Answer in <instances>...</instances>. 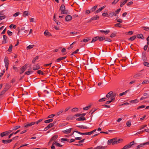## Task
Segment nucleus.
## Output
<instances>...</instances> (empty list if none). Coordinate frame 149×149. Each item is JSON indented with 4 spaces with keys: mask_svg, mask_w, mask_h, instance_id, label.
Wrapping results in <instances>:
<instances>
[{
    "mask_svg": "<svg viewBox=\"0 0 149 149\" xmlns=\"http://www.w3.org/2000/svg\"><path fill=\"white\" fill-rule=\"evenodd\" d=\"M4 61L5 62V66L6 68V70H7L8 68V65L9 64V61L7 58H6V57H5Z\"/></svg>",
    "mask_w": 149,
    "mask_h": 149,
    "instance_id": "obj_3",
    "label": "nucleus"
},
{
    "mask_svg": "<svg viewBox=\"0 0 149 149\" xmlns=\"http://www.w3.org/2000/svg\"><path fill=\"white\" fill-rule=\"evenodd\" d=\"M116 13H115L114 12H111L110 13L108 14V15L107 16L108 17H113V16H116Z\"/></svg>",
    "mask_w": 149,
    "mask_h": 149,
    "instance_id": "obj_10",
    "label": "nucleus"
},
{
    "mask_svg": "<svg viewBox=\"0 0 149 149\" xmlns=\"http://www.w3.org/2000/svg\"><path fill=\"white\" fill-rule=\"evenodd\" d=\"M134 143V141H133L130 143V144H128L127 145H126V146H130V147H129V148H130L131 146L133 145Z\"/></svg>",
    "mask_w": 149,
    "mask_h": 149,
    "instance_id": "obj_47",
    "label": "nucleus"
},
{
    "mask_svg": "<svg viewBox=\"0 0 149 149\" xmlns=\"http://www.w3.org/2000/svg\"><path fill=\"white\" fill-rule=\"evenodd\" d=\"M104 147H102V146H98L95 148L94 149H104Z\"/></svg>",
    "mask_w": 149,
    "mask_h": 149,
    "instance_id": "obj_42",
    "label": "nucleus"
},
{
    "mask_svg": "<svg viewBox=\"0 0 149 149\" xmlns=\"http://www.w3.org/2000/svg\"><path fill=\"white\" fill-rule=\"evenodd\" d=\"M78 109L77 108L75 107L72 109L71 111L72 112H77L78 111Z\"/></svg>",
    "mask_w": 149,
    "mask_h": 149,
    "instance_id": "obj_30",
    "label": "nucleus"
},
{
    "mask_svg": "<svg viewBox=\"0 0 149 149\" xmlns=\"http://www.w3.org/2000/svg\"><path fill=\"white\" fill-rule=\"evenodd\" d=\"M38 58L39 57L38 56L35 57V58L33 59L32 61V63L34 64L35 63L36 61L38 59Z\"/></svg>",
    "mask_w": 149,
    "mask_h": 149,
    "instance_id": "obj_25",
    "label": "nucleus"
},
{
    "mask_svg": "<svg viewBox=\"0 0 149 149\" xmlns=\"http://www.w3.org/2000/svg\"><path fill=\"white\" fill-rule=\"evenodd\" d=\"M111 95L112 97L111 98H115L114 97L116 95V93H112V94Z\"/></svg>",
    "mask_w": 149,
    "mask_h": 149,
    "instance_id": "obj_61",
    "label": "nucleus"
},
{
    "mask_svg": "<svg viewBox=\"0 0 149 149\" xmlns=\"http://www.w3.org/2000/svg\"><path fill=\"white\" fill-rule=\"evenodd\" d=\"M141 74L140 73L137 74H136L134 75V76L133 77L134 78H137V77H140L141 76Z\"/></svg>",
    "mask_w": 149,
    "mask_h": 149,
    "instance_id": "obj_46",
    "label": "nucleus"
},
{
    "mask_svg": "<svg viewBox=\"0 0 149 149\" xmlns=\"http://www.w3.org/2000/svg\"><path fill=\"white\" fill-rule=\"evenodd\" d=\"M20 127V126H17L13 127L12 129L13 130H15Z\"/></svg>",
    "mask_w": 149,
    "mask_h": 149,
    "instance_id": "obj_41",
    "label": "nucleus"
},
{
    "mask_svg": "<svg viewBox=\"0 0 149 149\" xmlns=\"http://www.w3.org/2000/svg\"><path fill=\"white\" fill-rule=\"evenodd\" d=\"M12 45H11L8 49V52H11L12 50Z\"/></svg>",
    "mask_w": 149,
    "mask_h": 149,
    "instance_id": "obj_50",
    "label": "nucleus"
},
{
    "mask_svg": "<svg viewBox=\"0 0 149 149\" xmlns=\"http://www.w3.org/2000/svg\"><path fill=\"white\" fill-rule=\"evenodd\" d=\"M71 129L72 128H70L66 130H63V132L65 134L69 133L71 132Z\"/></svg>",
    "mask_w": 149,
    "mask_h": 149,
    "instance_id": "obj_15",
    "label": "nucleus"
},
{
    "mask_svg": "<svg viewBox=\"0 0 149 149\" xmlns=\"http://www.w3.org/2000/svg\"><path fill=\"white\" fill-rule=\"evenodd\" d=\"M113 141H112V144L114 145L117 144L120 142V141H122L123 140L121 139H118L116 138H113Z\"/></svg>",
    "mask_w": 149,
    "mask_h": 149,
    "instance_id": "obj_2",
    "label": "nucleus"
},
{
    "mask_svg": "<svg viewBox=\"0 0 149 149\" xmlns=\"http://www.w3.org/2000/svg\"><path fill=\"white\" fill-rule=\"evenodd\" d=\"M86 115V113H83L82 114L81 113H77L75 114L74 115V116L76 117H81L77 119V120L80 121L82 120H86V118L85 117H83L84 116H85Z\"/></svg>",
    "mask_w": 149,
    "mask_h": 149,
    "instance_id": "obj_1",
    "label": "nucleus"
},
{
    "mask_svg": "<svg viewBox=\"0 0 149 149\" xmlns=\"http://www.w3.org/2000/svg\"><path fill=\"white\" fill-rule=\"evenodd\" d=\"M116 21L117 22H119V23H122L123 22V20L121 19H116Z\"/></svg>",
    "mask_w": 149,
    "mask_h": 149,
    "instance_id": "obj_53",
    "label": "nucleus"
},
{
    "mask_svg": "<svg viewBox=\"0 0 149 149\" xmlns=\"http://www.w3.org/2000/svg\"><path fill=\"white\" fill-rule=\"evenodd\" d=\"M97 5H96L93 7L91 9V10L92 12H93L95 11L97 7Z\"/></svg>",
    "mask_w": 149,
    "mask_h": 149,
    "instance_id": "obj_29",
    "label": "nucleus"
},
{
    "mask_svg": "<svg viewBox=\"0 0 149 149\" xmlns=\"http://www.w3.org/2000/svg\"><path fill=\"white\" fill-rule=\"evenodd\" d=\"M19 14V12H17L15 13L14 15L13 16L14 17H16L18 16Z\"/></svg>",
    "mask_w": 149,
    "mask_h": 149,
    "instance_id": "obj_60",
    "label": "nucleus"
},
{
    "mask_svg": "<svg viewBox=\"0 0 149 149\" xmlns=\"http://www.w3.org/2000/svg\"><path fill=\"white\" fill-rule=\"evenodd\" d=\"M106 7L105 6H103L101 8H99L95 12L96 13H99L100 11H101L103 9H104Z\"/></svg>",
    "mask_w": 149,
    "mask_h": 149,
    "instance_id": "obj_14",
    "label": "nucleus"
},
{
    "mask_svg": "<svg viewBox=\"0 0 149 149\" xmlns=\"http://www.w3.org/2000/svg\"><path fill=\"white\" fill-rule=\"evenodd\" d=\"M136 38V36H134L131 37L130 38L128 39V40H131L133 41Z\"/></svg>",
    "mask_w": 149,
    "mask_h": 149,
    "instance_id": "obj_31",
    "label": "nucleus"
},
{
    "mask_svg": "<svg viewBox=\"0 0 149 149\" xmlns=\"http://www.w3.org/2000/svg\"><path fill=\"white\" fill-rule=\"evenodd\" d=\"M108 15V14L107 13H103L102 14V16L104 17L107 16Z\"/></svg>",
    "mask_w": 149,
    "mask_h": 149,
    "instance_id": "obj_58",
    "label": "nucleus"
},
{
    "mask_svg": "<svg viewBox=\"0 0 149 149\" xmlns=\"http://www.w3.org/2000/svg\"><path fill=\"white\" fill-rule=\"evenodd\" d=\"M138 101L137 99H135L134 100H132L130 101V103H135L138 102Z\"/></svg>",
    "mask_w": 149,
    "mask_h": 149,
    "instance_id": "obj_33",
    "label": "nucleus"
},
{
    "mask_svg": "<svg viewBox=\"0 0 149 149\" xmlns=\"http://www.w3.org/2000/svg\"><path fill=\"white\" fill-rule=\"evenodd\" d=\"M106 100V98L105 97H104L102 98L99 100V102H102L103 101H105Z\"/></svg>",
    "mask_w": 149,
    "mask_h": 149,
    "instance_id": "obj_43",
    "label": "nucleus"
},
{
    "mask_svg": "<svg viewBox=\"0 0 149 149\" xmlns=\"http://www.w3.org/2000/svg\"><path fill=\"white\" fill-rule=\"evenodd\" d=\"M97 40H98V37H97V36H96L91 41V43L94 42H95Z\"/></svg>",
    "mask_w": 149,
    "mask_h": 149,
    "instance_id": "obj_24",
    "label": "nucleus"
},
{
    "mask_svg": "<svg viewBox=\"0 0 149 149\" xmlns=\"http://www.w3.org/2000/svg\"><path fill=\"white\" fill-rule=\"evenodd\" d=\"M55 116V114H52L49 115L48 117V118H52L54 116Z\"/></svg>",
    "mask_w": 149,
    "mask_h": 149,
    "instance_id": "obj_62",
    "label": "nucleus"
},
{
    "mask_svg": "<svg viewBox=\"0 0 149 149\" xmlns=\"http://www.w3.org/2000/svg\"><path fill=\"white\" fill-rule=\"evenodd\" d=\"M91 40V38H87V39H84L82 41H81V42H88L89 40Z\"/></svg>",
    "mask_w": 149,
    "mask_h": 149,
    "instance_id": "obj_23",
    "label": "nucleus"
},
{
    "mask_svg": "<svg viewBox=\"0 0 149 149\" xmlns=\"http://www.w3.org/2000/svg\"><path fill=\"white\" fill-rule=\"evenodd\" d=\"M9 134V132H4L2 133L1 134V136L3 137L4 136L7 135Z\"/></svg>",
    "mask_w": 149,
    "mask_h": 149,
    "instance_id": "obj_22",
    "label": "nucleus"
},
{
    "mask_svg": "<svg viewBox=\"0 0 149 149\" xmlns=\"http://www.w3.org/2000/svg\"><path fill=\"white\" fill-rule=\"evenodd\" d=\"M33 72V71H26L25 72V74H26L29 75L31 73H32Z\"/></svg>",
    "mask_w": 149,
    "mask_h": 149,
    "instance_id": "obj_38",
    "label": "nucleus"
},
{
    "mask_svg": "<svg viewBox=\"0 0 149 149\" xmlns=\"http://www.w3.org/2000/svg\"><path fill=\"white\" fill-rule=\"evenodd\" d=\"M144 131L146 132H149V129L148 128L146 129H145L144 130H143L141 131L142 132H143Z\"/></svg>",
    "mask_w": 149,
    "mask_h": 149,
    "instance_id": "obj_57",
    "label": "nucleus"
},
{
    "mask_svg": "<svg viewBox=\"0 0 149 149\" xmlns=\"http://www.w3.org/2000/svg\"><path fill=\"white\" fill-rule=\"evenodd\" d=\"M44 34L46 36H52L51 33L47 30H46L44 32Z\"/></svg>",
    "mask_w": 149,
    "mask_h": 149,
    "instance_id": "obj_12",
    "label": "nucleus"
},
{
    "mask_svg": "<svg viewBox=\"0 0 149 149\" xmlns=\"http://www.w3.org/2000/svg\"><path fill=\"white\" fill-rule=\"evenodd\" d=\"M12 141V139L10 140H2V141L4 143L6 144L8 143H10Z\"/></svg>",
    "mask_w": 149,
    "mask_h": 149,
    "instance_id": "obj_11",
    "label": "nucleus"
},
{
    "mask_svg": "<svg viewBox=\"0 0 149 149\" xmlns=\"http://www.w3.org/2000/svg\"><path fill=\"white\" fill-rule=\"evenodd\" d=\"M133 3V2L132 1H130L129 2H128L127 4V5L128 6H130V5H132Z\"/></svg>",
    "mask_w": 149,
    "mask_h": 149,
    "instance_id": "obj_55",
    "label": "nucleus"
},
{
    "mask_svg": "<svg viewBox=\"0 0 149 149\" xmlns=\"http://www.w3.org/2000/svg\"><path fill=\"white\" fill-rule=\"evenodd\" d=\"M145 107V106L144 105H142L140 106H139L138 107L137 109H139L141 108H144Z\"/></svg>",
    "mask_w": 149,
    "mask_h": 149,
    "instance_id": "obj_59",
    "label": "nucleus"
},
{
    "mask_svg": "<svg viewBox=\"0 0 149 149\" xmlns=\"http://www.w3.org/2000/svg\"><path fill=\"white\" fill-rule=\"evenodd\" d=\"M35 122H32L30 123H27L25 124V127L26 128H27L29 126H31L32 125H34L35 123Z\"/></svg>",
    "mask_w": 149,
    "mask_h": 149,
    "instance_id": "obj_7",
    "label": "nucleus"
},
{
    "mask_svg": "<svg viewBox=\"0 0 149 149\" xmlns=\"http://www.w3.org/2000/svg\"><path fill=\"white\" fill-rule=\"evenodd\" d=\"M113 92L112 91H110L106 95L107 97H108L109 98H110V97H112L111 95L112 94Z\"/></svg>",
    "mask_w": 149,
    "mask_h": 149,
    "instance_id": "obj_19",
    "label": "nucleus"
},
{
    "mask_svg": "<svg viewBox=\"0 0 149 149\" xmlns=\"http://www.w3.org/2000/svg\"><path fill=\"white\" fill-rule=\"evenodd\" d=\"M72 19V16L69 15L67 16L65 18V21L67 22L70 21Z\"/></svg>",
    "mask_w": 149,
    "mask_h": 149,
    "instance_id": "obj_8",
    "label": "nucleus"
},
{
    "mask_svg": "<svg viewBox=\"0 0 149 149\" xmlns=\"http://www.w3.org/2000/svg\"><path fill=\"white\" fill-rule=\"evenodd\" d=\"M137 37L138 38H141L142 39H144V37L142 34H140L137 35Z\"/></svg>",
    "mask_w": 149,
    "mask_h": 149,
    "instance_id": "obj_21",
    "label": "nucleus"
},
{
    "mask_svg": "<svg viewBox=\"0 0 149 149\" xmlns=\"http://www.w3.org/2000/svg\"><path fill=\"white\" fill-rule=\"evenodd\" d=\"M98 108L97 107L94 108L92 109L90 111V112H95V111L97 110L98 111H101L102 110L101 109H98Z\"/></svg>",
    "mask_w": 149,
    "mask_h": 149,
    "instance_id": "obj_16",
    "label": "nucleus"
},
{
    "mask_svg": "<svg viewBox=\"0 0 149 149\" xmlns=\"http://www.w3.org/2000/svg\"><path fill=\"white\" fill-rule=\"evenodd\" d=\"M65 9V8L64 5L63 4H62L60 8V10L61 11V13L63 12Z\"/></svg>",
    "mask_w": 149,
    "mask_h": 149,
    "instance_id": "obj_13",
    "label": "nucleus"
},
{
    "mask_svg": "<svg viewBox=\"0 0 149 149\" xmlns=\"http://www.w3.org/2000/svg\"><path fill=\"white\" fill-rule=\"evenodd\" d=\"M54 124L53 123H51L49 124L47 126L48 127V128H50V127H51L54 125Z\"/></svg>",
    "mask_w": 149,
    "mask_h": 149,
    "instance_id": "obj_56",
    "label": "nucleus"
},
{
    "mask_svg": "<svg viewBox=\"0 0 149 149\" xmlns=\"http://www.w3.org/2000/svg\"><path fill=\"white\" fill-rule=\"evenodd\" d=\"M91 105H92L90 104V105H89L87 106L84 107L83 108V109L84 110L87 111L88 109H89L91 107Z\"/></svg>",
    "mask_w": 149,
    "mask_h": 149,
    "instance_id": "obj_20",
    "label": "nucleus"
},
{
    "mask_svg": "<svg viewBox=\"0 0 149 149\" xmlns=\"http://www.w3.org/2000/svg\"><path fill=\"white\" fill-rule=\"evenodd\" d=\"M113 139L108 140V144L109 145L111 143H112V141H113Z\"/></svg>",
    "mask_w": 149,
    "mask_h": 149,
    "instance_id": "obj_54",
    "label": "nucleus"
},
{
    "mask_svg": "<svg viewBox=\"0 0 149 149\" xmlns=\"http://www.w3.org/2000/svg\"><path fill=\"white\" fill-rule=\"evenodd\" d=\"M58 137V135H55L51 139L50 141H52L55 140H56Z\"/></svg>",
    "mask_w": 149,
    "mask_h": 149,
    "instance_id": "obj_26",
    "label": "nucleus"
},
{
    "mask_svg": "<svg viewBox=\"0 0 149 149\" xmlns=\"http://www.w3.org/2000/svg\"><path fill=\"white\" fill-rule=\"evenodd\" d=\"M148 47V45H145L143 48V49L145 51H146Z\"/></svg>",
    "mask_w": 149,
    "mask_h": 149,
    "instance_id": "obj_63",
    "label": "nucleus"
},
{
    "mask_svg": "<svg viewBox=\"0 0 149 149\" xmlns=\"http://www.w3.org/2000/svg\"><path fill=\"white\" fill-rule=\"evenodd\" d=\"M143 65H144L147 66V67H149V63L146 62H144L143 63Z\"/></svg>",
    "mask_w": 149,
    "mask_h": 149,
    "instance_id": "obj_44",
    "label": "nucleus"
},
{
    "mask_svg": "<svg viewBox=\"0 0 149 149\" xmlns=\"http://www.w3.org/2000/svg\"><path fill=\"white\" fill-rule=\"evenodd\" d=\"M99 31L101 33H104L105 35L107 34L110 32V31L109 30L106 31L100 30Z\"/></svg>",
    "mask_w": 149,
    "mask_h": 149,
    "instance_id": "obj_18",
    "label": "nucleus"
},
{
    "mask_svg": "<svg viewBox=\"0 0 149 149\" xmlns=\"http://www.w3.org/2000/svg\"><path fill=\"white\" fill-rule=\"evenodd\" d=\"M98 38V40H99L100 41H101L104 40L105 39V38L104 37H99L97 36Z\"/></svg>",
    "mask_w": 149,
    "mask_h": 149,
    "instance_id": "obj_28",
    "label": "nucleus"
},
{
    "mask_svg": "<svg viewBox=\"0 0 149 149\" xmlns=\"http://www.w3.org/2000/svg\"><path fill=\"white\" fill-rule=\"evenodd\" d=\"M115 98H112V97L111 98H108V101H107L106 102V104H108L111 102L112 101H113L115 100Z\"/></svg>",
    "mask_w": 149,
    "mask_h": 149,
    "instance_id": "obj_6",
    "label": "nucleus"
},
{
    "mask_svg": "<svg viewBox=\"0 0 149 149\" xmlns=\"http://www.w3.org/2000/svg\"><path fill=\"white\" fill-rule=\"evenodd\" d=\"M128 1V0H124L123 2H122V1H121V3L120 4V7H122Z\"/></svg>",
    "mask_w": 149,
    "mask_h": 149,
    "instance_id": "obj_17",
    "label": "nucleus"
},
{
    "mask_svg": "<svg viewBox=\"0 0 149 149\" xmlns=\"http://www.w3.org/2000/svg\"><path fill=\"white\" fill-rule=\"evenodd\" d=\"M71 108V107L70 106L68 107H67L65 110V112H66L67 111H68L69 110V109H70Z\"/></svg>",
    "mask_w": 149,
    "mask_h": 149,
    "instance_id": "obj_64",
    "label": "nucleus"
},
{
    "mask_svg": "<svg viewBox=\"0 0 149 149\" xmlns=\"http://www.w3.org/2000/svg\"><path fill=\"white\" fill-rule=\"evenodd\" d=\"M120 10H121L120 8H119L118 9H117L116 10V11L115 12V13H116V14H118L119 12L120 11Z\"/></svg>",
    "mask_w": 149,
    "mask_h": 149,
    "instance_id": "obj_52",
    "label": "nucleus"
},
{
    "mask_svg": "<svg viewBox=\"0 0 149 149\" xmlns=\"http://www.w3.org/2000/svg\"><path fill=\"white\" fill-rule=\"evenodd\" d=\"M27 64H26L24 65L21 68V72H20V74L23 73L25 71V69L26 68V67L28 65Z\"/></svg>",
    "mask_w": 149,
    "mask_h": 149,
    "instance_id": "obj_5",
    "label": "nucleus"
},
{
    "mask_svg": "<svg viewBox=\"0 0 149 149\" xmlns=\"http://www.w3.org/2000/svg\"><path fill=\"white\" fill-rule=\"evenodd\" d=\"M7 33L8 35L9 36H11L13 34L12 32L9 30L7 31Z\"/></svg>",
    "mask_w": 149,
    "mask_h": 149,
    "instance_id": "obj_49",
    "label": "nucleus"
},
{
    "mask_svg": "<svg viewBox=\"0 0 149 149\" xmlns=\"http://www.w3.org/2000/svg\"><path fill=\"white\" fill-rule=\"evenodd\" d=\"M28 11H25L23 13V16L25 17L26 16H28Z\"/></svg>",
    "mask_w": 149,
    "mask_h": 149,
    "instance_id": "obj_37",
    "label": "nucleus"
},
{
    "mask_svg": "<svg viewBox=\"0 0 149 149\" xmlns=\"http://www.w3.org/2000/svg\"><path fill=\"white\" fill-rule=\"evenodd\" d=\"M3 40L5 42V43H6L7 42V36L5 35H4L3 36Z\"/></svg>",
    "mask_w": 149,
    "mask_h": 149,
    "instance_id": "obj_34",
    "label": "nucleus"
},
{
    "mask_svg": "<svg viewBox=\"0 0 149 149\" xmlns=\"http://www.w3.org/2000/svg\"><path fill=\"white\" fill-rule=\"evenodd\" d=\"M61 14H68L69 13H68V10H64L63 11V12H62V13H61Z\"/></svg>",
    "mask_w": 149,
    "mask_h": 149,
    "instance_id": "obj_39",
    "label": "nucleus"
},
{
    "mask_svg": "<svg viewBox=\"0 0 149 149\" xmlns=\"http://www.w3.org/2000/svg\"><path fill=\"white\" fill-rule=\"evenodd\" d=\"M114 26L115 27H118L119 28L122 27V24L120 23H118L114 24Z\"/></svg>",
    "mask_w": 149,
    "mask_h": 149,
    "instance_id": "obj_32",
    "label": "nucleus"
},
{
    "mask_svg": "<svg viewBox=\"0 0 149 149\" xmlns=\"http://www.w3.org/2000/svg\"><path fill=\"white\" fill-rule=\"evenodd\" d=\"M34 46V45H30L27 47L26 49H31L33 48Z\"/></svg>",
    "mask_w": 149,
    "mask_h": 149,
    "instance_id": "obj_35",
    "label": "nucleus"
},
{
    "mask_svg": "<svg viewBox=\"0 0 149 149\" xmlns=\"http://www.w3.org/2000/svg\"><path fill=\"white\" fill-rule=\"evenodd\" d=\"M40 68L39 65L37 64L36 65L33 66V69L34 70H37L39 69Z\"/></svg>",
    "mask_w": 149,
    "mask_h": 149,
    "instance_id": "obj_9",
    "label": "nucleus"
},
{
    "mask_svg": "<svg viewBox=\"0 0 149 149\" xmlns=\"http://www.w3.org/2000/svg\"><path fill=\"white\" fill-rule=\"evenodd\" d=\"M53 120V119H51L45 120V122L46 123H49L50 122H52Z\"/></svg>",
    "mask_w": 149,
    "mask_h": 149,
    "instance_id": "obj_36",
    "label": "nucleus"
},
{
    "mask_svg": "<svg viewBox=\"0 0 149 149\" xmlns=\"http://www.w3.org/2000/svg\"><path fill=\"white\" fill-rule=\"evenodd\" d=\"M12 27L14 29H15L16 28L17 26L16 25H14L13 24H11L9 26L10 28H11Z\"/></svg>",
    "mask_w": 149,
    "mask_h": 149,
    "instance_id": "obj_45",
    "label": "nucleus"
},
{
    "mask_svg": "<svg viewBox=\"0 0 149 149\" xmlns=\"http://www.w3.org/2000/svg\"><path fill=\"white\" fill-rule=\"evenodd\" d=\"M126 125L127 127H130L131 125L130 122L129 121L127 122L126 123Z\"/></svg>",
    "mask_w": 149,
    "mask_h": 149,
    "instance_id": "obj_48",
    "label": "nucleus"
},
{
    "mask_svg": "<svg viewBox=\"0 0 149 149\" xmlns=\"http://www.w3.org/2000/svg\"><path fill=\"white\" fill-rule=\"evenodd\" d=\"M99 18V16L98 15H96L95 16L92 17L88 21V23L90 22L93 20H97Z\"/></svg>",
    "mask_w": 149,
    "mask_h": 149,
    "instance_id": "obj_4",
    "label": "nucleus"
},
{
    "mask_svg": "<svg viewBox=\"0 0 149 149\" xmlns=\"http://www.w3.org/2000/svg\"><path fill=\"white\" fill-rule=\"evenodd\" d=\"M148 83H149V80H145L142 82V84H148Z\"/></svg>",
    "mask_w": 149,
    "mask_h": 149,
    "instance_id": "obj_40",
    "label": "nucleus"
},
{
    "mask_svg": "<svg viewBox=\"0 0 149 149\" xmlns=\"http://www.w3.org/2000/svg\"><path fill=\"white\" fill-rule=\"evenodd\" d=\"M127 91H125V92H123V93H120L119 94V95L120 96H122L123 95H125L126 94V93H127Z\"/></svg>",
    "mask_w": 149,
    "mask_h": 149,
    "instance_id": "obj_51",
    "label": "nucleus"
},
{
    "mask_svg": "<svg viewBox=\"0 0 149 149\" xmlns=\"http://www.w3.org/2000/svg\"><path fill=\"white\" fill-rule=\"evenodd\" d=\"M37 73L39 74H41L42 75H43L45 74L41 70H38L37 71Z\"/></svg>",
    "mask_w": 149,
    "mask_h": 149,
    "instance_id": "obj_27",
    "label": "nucleus"
}]
</instances>
